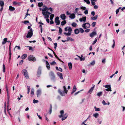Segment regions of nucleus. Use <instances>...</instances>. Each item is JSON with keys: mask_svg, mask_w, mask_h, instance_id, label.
<instances>
[{"mask_svg": "<svg viewBox=\"0 0 125 125\" xmlns=\"http://www.w3.org/2000/svg\"><path fill=\"white\" fill-rule=\"evenodd\" d=\"M49 9L51 11H52V9L51 8H50L48 9V8L47 7H45L42 9V14L45 16V18H48L49 15L51 14V13L48 12L47 11H45L46 10H48Z\"/></svg>", "mask_w": 125, "mask_h": 125, "instance_id": "1", "label": "nucleus"}, {"mask_svg": "<svg viewBox=\"0 0 125 125\" xmlns=\"http://www.w3.org/2000/svg\"><path fill=\"white\" fill-rule=\"evenodd\" d=\"M64 30L68 32H64L63 33L66 36H69L71 35L73 30L71 27H67L64 28Z\"/></svg>", "mask_w": 125, "mask_h": 125, "instance_id": "2", "label": "nucleus"}, {"mask_svg": "<svg viewBox=\"0 0 125 125\" xmlns=\"http://www.w3.org/2000/svg\"><path fill=\"white\" fill-rule=\"evenodd\" d=\"M63 88L64 91H62L60 89H59L58 91V92L62 96H65V94H67L68 92V91L66 89L65 86H64Z\"/></svg>", "mask_w": 125, "mask_h": 125, "instance_id": "3", "label": "nucleus"}, {"mask_svg": "<svg viewBox=\"0 0 125 125\" xmlns=\"http://www.w3.org/2000/svg\"><path fill=\"white\" fill-rule=\"evenodd\" d=\"M64 113L63 110H61L60 111V113L61 115L59 116V117L61 118L62 117V120L63 121L66 119L67 118L68 116V114L67 113L63 115Z\"/></svg>", "mask_w": 125, "mask_h": 125, "instance_id": "4", "label": "nucleus"}, {"mask_svg": "<svg viewBox=\"0 0 125 125\" xmlns=\"http://www.w3.org/2000/svg\"><path fill=\"white\" fill-rule=\"evenodd\" d=\"M33 34V31L32 28H31L29 31L26 36L27 38H30L32 36Z\"/></svg>", "mask_w": 125, "mask_h": 125, "instance_id": "5", "label": "nucleus"}, {"mask_svg": "<svg viewBox=\"0 0 125 125\" xmlns=\"http://www.w3.org/2000/svg\"><path fill=\"white\" fill-rule=\"evenodd\" d=\"M49 75L51 80L53 81H55L56 79L53 73L52 72H50Z\"/></svg>", "mask_w": 125, "mask_h": 125, "instance_id": "6", "label": "nucleus"}, {"mask_svg": "<svg viewBox=\"0 0 125 125\" xmlns=\"http://www.w3.org/2000/svg\"><path fill=\"white\" fill-rule=\"evenodd\" d=\"M90 25L89 23H86L83 24L82 27L84 29H86L90 27Z\"/></svg>", "mask_w": 125, "mask_h": 125, "instance_id": "7", "label": "nucleus"}, {"mask_svg": "<svg viewBox=\"0 0 125 125\" xmlns=\"http://www.w3.org/2000/svg\"><path fill=\"white\" fill-rule=\"evenodd\" d=\"M22 72L24 74L26 79H28L29 78L28 73L26 70V69L23 70H22Z\"/></svg>", "mask_w": 125, "mask_h": 125, "instance_id": "8", "label": "nucleus"}, {"mask_svg": "<svg viewBox=\"0 0 125 125\" xmlns=\"http://www.w3.org/2000/svg\"><path fill=\"white\" fill-rule=\"evenodd\" d=\"M28 60L31 61H34L36 60V59L32 55H31L28 57Z\"/></svg>", "mask_w": 125, "mask_h": 125, "instance_id": "9", "label": "nucleus"}, {"mask_svg": "<svg viewBox=\"0 0 125 125\" xmlns=\"http://www.w3.org/2000/svg\"><path fill=\"white\" fill-rule=\"evenodd\" d=\"M59 17H56L55 19V22L57 25H58L60 23V21L59 20Z\"/></svg>", "mask_w": 125, "mask_h": 125, "instance_id": "10", "label": "nucleus"}, {"mask_svg": "<svg viewBox=\"0 0 125 125\" xmlns=\"http://www.w3.org/2000/svg\"><path fill=\"white\" fill-rule=\"evenodd\" d=\"M41 67H39L37 73V76L38 77H39L40 76L41 73Z\"/></svg>", "mask_w": 125, "mask_h": 125, "instance_id": "11", "label": "nucleus"}, {"mask_svg": "<svg viewBox=\"0 0 125 125\" xmlns=\"http://www.w3.org/2000/svg\"><path fill=\"white\" fill-rule=\"evenodd\" d=\"M86 17H83L82 18H80L79 20L81 22L83 21V22H85L86 21Z\"/></svg>", "mask_w": 125, "mask_h": 125, "instance_id": "12", "label": "nucleus"}, {"mask_svg": "<svg viewBox=\"0 0 125 125\" xmlns=\"http://www.w3.org/2000/svg\"><path fill=\"white\" fill-rule=\"evenodd\" d=\"M42 91L40 89L38 90L37 91V96L38 97L40 96L41 94Z\"/></svg>", "mask_w": 125, "mask_h": 125, "instance_id": "13", "label": "nucleus"}, {"mask_svg": "<svg viewBox=\"0 0 125 125\" xmlns=\"http://www.w3.org/2000/svg\"><path fill=\"white\" fill-rule=\"evenodd\" d=\"M77 88L75 85H74L73 87L71 94H72L75 92Z\"/></svg>", "mask_w": 125, "mask_h": 125, "instance_id": "14", "label": "nucleus"}, {"mask_svg": "<svg viewBox=\"0 0 125 125\" xmlns=\"http://www.w3.org/2000/svg\"><path fill=\"white\" fill-rule=\"evenodd\" d=\"M57 74L61 79H63L62 75V73L58 72L57 73Z\"/></svg>", "mask_w": 125, "mask_h": 125, "instance_id": "15", "label": "nucleus"}, {"mask_svg": "<svg viewBox=\"0 0 125 125\" xmlns=\"http://www.w3.org/2000/svg\"><path fill=\"white\" fill-rule=\"evenodd\" d=\"M76 56L80 59L81 61H84L85 60V58L83 57V56L82 55H81V57L77 55H76Z\"/></svg>", "mask_w": 125, "mask_h": 125, "instance_id": "16", "label": "nucleus"}, {"mask_svg": "<svg viewBox=\"0 0 125 125\" xmlns=\"http://www.w3.org/2000/svg\"><path fill=\"white\" fill-rule=\"evenodd\" d=\"M96 35V32H93L90 34V36L92 38L94 36Z\"/></svg>", "mask_w": 125, "mask_h": 125, "instance_id": "17", "label": "nucleus"}, {"mask_svg": "<svg viewBox=\"0 0 125 125\" xmlns=\"http://www.w3.org/2000/svg\"><path fill=\"white\" fill-rule=\"evenodd\" d=\"M60 17L62 20H64L65 19L66 16L65 14H63L61 15Z\"/></svg>", "mask_w": 125, "mask_h": 125, "instance_id": "18", "label": "nucleus"}, {"mask_svg": "<svg viewBox=\"0 0 125 125\" xmlns=\"http://www.w3.org/2000/svg\"><path fill=\"white\" fill-rule=\"evenodd\" d=\"M46 66L47 67V69L48 70L50 69V64H49V62H48L47 61H46Z\"/></svg>", "mask_w": 125, "mask_h": 125, "instance_id": "19", "label": "nucleus"}, {"mask_svg": "<svg viewBox=\"0 0 125 125\" xmlns=\"http://www.w3.org/2000/svg\"><path fill=\"white\" fill-rule=\"evenodd\" d=\"M69 17L71 19H73L75 18V16L74 14L72 13L70 14Z\"/></svg>", "mask_w": 125, "mask_h": 125, "instance_id": "20", "label": "nucleus"}, {"mask_svg": "<svg viewBox=\"0 0 125 125\" xmlns=\"http://www.w3.org/2000/svg\"><path fill=\"white\" fill-rule=\"evenodd\" d=\"M94 85L93 87H91V88L90 89L88 93H90V94H91L92 93V91H93L94 90Z\"/></svg>", "mask_w": 125, "mask_h": 125, "instance_id": "21", "label": "nucleus"}, {"mask_svg": "<svg viewBox=\"0 0 125 125\" xmlns=\"http://www.w3.org/2000/svg\"><path fill=\"white\" fill-rule=\"evenodd\" d=\"M103 86L104 87H105L106 88H110V91H112V90L111 89V85H110L107 84V85H104Z\"/></svg>", "mask_w": 125, "mask_h": 125, "instance_id": "22", "label": "nucleus"}, {"mask_svg": "<svg viewBox=\"0 0 125 125\" xmlns=\"http://www.w3.org/2000/svg\"><path fill=\"white\" fill-rule=\"evenodd\" d=\"M27 55L26 54H23L21 56V58L22 59H25L27 57Z\"/></svg>", "mask_w": 125, "mask_h": 125, "instance_id": "23", "label": "nucleus"}, {"mask_svg": "<svg viewBox=\"0 0 125 125\" xmlns=\"http://www.w3.org/2000/svg\"><path fill=\"white\" fill-rule=\"evenodd\" d=\"M7 38H5L3 39V41L2 42V44L4 45L5 44L6 42H7Z\"/></svg>", "mask_w": 125, "mask_h": 125, "instance_id": "24", "label": "nucleus"}, {"mask_svg": "<svg viewBox=\"0 0 125 125\" xmlns=\"http://www.w3.org/2000/svg\"><path fill=\"white\" fill-rule=\"evenodd\" d=\"M9 9L11 11H13L15 10V8L11 6H9Z\"/></svg>", "mask_w": 125, "mask_h": 125, "instance_id": "25", "label": "nucleus"}, {"mask_svg": "<svg viewBox=\"0 0 125 125\" xmlns=\"http://www.w3.org/2000/svg\"><path fill=\"white\" fill-rule=\"evenodd\" d=\"M99 114L98 113H95L93 114V116L95 118H97L98 117Z\"/></svg>", "mask_w": 125, "mask_h": 125, "instance_id": "26", "label": "nucleus"}, {"mask_svg": "<svg viewBox=\"0 0 125 125\" xmlns=\"http://www.w3.org/2000/svg\"><path fill=\"white\" fill-rule=\"evenodd\" d=\"M74 33L76 34H77L79 33V30L78 29H76L74 30Z\"/></svg>", "mask_w": 125, "mask_h": 125, "instance_id": "27", "label": "nucleus"}, {"mask_svg": "<svg viewBox=\"0 0 125 125\" xmlns=\"http://www.w3.org/2000/svg\"><path fill=\"white\" fill-rule=\"evenodd\" d=\"M70 40L71 41H74V40L71 37H68L66 41H68Z\"/></svg>", "mask_w": 125, "mask_h": 125, "instance_id": "28", "label": "nucleus"}, {"mask_svg": "<svg viewBox=\"0 0 125 125\" xmlns=\"http://www.w3.org/2000/svg\"><path fill=\"white\" fill-rule=\"evenodd\" d=\"M68 65L69 67V68L70 70H71L72 69V64L71 62L69 63H68Z\"/></svg>", "mask_w": 125, "mask_h": 125, "instance_id": "29", "label": "nucleus"}, {"mask_svg": "<svg viewBox=\"0 0 125 125\" xmlns=\"http://www.w3.org/2000/svg\"><path fill=\"white\" fill-rule=\"evenodd\" d=\"M98 16L97 15H96L94 17H91V19L93 20H96L97 19Z\"/></svg>", "mask_w": 125, "mask_h": 125, "instance_id": "30", "label": "nucleus"}, {"mask_svg": "<svg viewBox=\"0 0 125 125\" xmlns=\"http://www.w3.org/2000/svg\"><path fill=\"white\" fill-rule=\"evenodd\" d=\"M34 89L33 88L31 89V96H32L34 94Z\"/></svg>", "mask_w": 125, "mask_h": 125, "instance_id": "31", "label": "nucleus"}, {"mask_svg": "<svg viewBox=\"0 0 125 125\" xmlns=\"http://www.w3.org/2000/svg\"><path fill=\"white\" fill-rule=\"evenodd\" d=\"M52 106L51 104L50 105V110L49 112V114H51L52 112Z\"/></svg>", "mask_w": 125, "mask_h": 125, "instance_id": "32", "label": "nucleus"}, {"mask_svg": "<svg viewBox=\"0 0 125 125\" xmlns=\"http://www.w3.org/2000/svg\"><path fill=\"white\" fill-rule=\"evenodd\" d=\"M79 30V32H80L81 33H83L84 32V30L82 28H80Z\"/></svg>", "mask_w": 125, "mask_h": 125, "instance_id": "33", "label": "nucleus"}, {"mask_svg": "<svg viewBox=\"0 0 125 125\" xmlns=\"http://www.w3.org/2000/svg\"><path fill=\"white\" fill-rule=\"evenodd\" d=\"M66 23V21L65 20H64V21H62L61 23V24L63 26Z\"/></svg>", "mask_w": 125, "mask_h": 125, "instance_id": "34", "label": "nucleus"}, {"mask_svg": "<svg viewBox=\"0 0 125 125\" xmlns=\"http://www.w3.org/2000/svg\"><path fill=\"white\" fill-rule=\"evenodd\" d=\"M102 92H98L97 93V95L98 96H100L102 94Z\"/></svg>", "mask_w": 125, "mask_h": 125, "instance_id": "35", "label": "nucleus"}, {"mask_svg": "<svg viewBox=\"0 0 125 125\" xmlns=\"http://www.w3.org/2000/svg\"><path fill=\"white\" fill-rule=\"evenodd\" d=\"M58 28L59 29V33L60 34H61L62 31V30L61 28L60 27H59Z\"/></svg>", "mask_w": 125, "mask_h": 125, "instance_id": "36", "label": "nucleus"}, {"mask_svg": "<svg viewBox=\"0 0 125 125\" xmlns=\"http://www.w3.org/2000/svg\"><path fill=\"white\" fill-rule=\"evenodd\" d=\"M50 64L51 65H54L56 64V63L54 61H53L52 62H51Z\"/></svg>", "mask_w": 125, "mask_h": 125, "instance_id": "37", "label": "nucleus"}, {"mask_svg": "<svg viewBox=\"0 0 125 125\" xmlns=\"http://www.w3.org/2000/svg\"><path fill=\"white\" fill-rule=\"evenodd\" d=\"M95 63V61L94 60H93L92 62H91L90 64L92 65H94Z\"/></svg>", "mask_w": 125, "mask_h": 125, "instance_id": "38", "label": "nucleus"}, {"mask_svg": "<svg viewBox=\"0 0 125 125\" xmlns=\"http://www.w3.org/2000/svg\"><path fill=\"white\" fill-rule=\"evenodd\" d=\"M4 4L3 1H0V5L1 7H3Z\"/></svg>", "mask_w": 125, "mask_h": 125, "instance_id": "39", "label": "nucleus"}, {"mask_svg": "<svg viewBox=\"0 0 125 125\" xmlns=\"http://www.w3.org/2000/svg\"><path fill=\"white\" fill-rule=\"evenodd\" d=\"M3 72L4 73H5V66L4 64H3Z\"/></svg>", "mask_w": 125, "mask_h": 125, "instance_id": "40", "label": "nucleus"}, {"mask_svg": "<svg viewBox=\"0 0 125 125\" xmlns=\"http://www.w3.org/2000/svg\"><path fill=\"white\" fill-rule=\"evenodd\" d=\"M54 14H52L50 16V19L51 20H52L54 17Z\"/></svg>", "mask_w": 125, "mask_h": 125, "instance_id": "41", "label": "nucleus"}, {"mask_svg": "<svg viewBox=\"0 0 125 125\" xmlns=\"http://www.w3.org/2000/svg\"><path fill=\"white\" fill-rule=\"evenodd\" d=\"M77 24L75 22H73L72 24V26L75 27L76 26Z\"/></svg>", "mask_w": 125, "mask_h": 125, "instance_id": "42", "label": "nucleus"}, {"mask_svg": "<svg viewBox=\"0 0 125 125\" xmlns=\"http://www.w3.org/2000/svg\"><path fill=\"white\" fill-rule=\"evenodd\" d=\"M38 5L39 7H41L43 5V3L42 2L38 3Z\"/></svg>", "mask_w": 125, "mask_h": 125, "instance_id": "43", "label": "nucleus"}, {"mask_svg": "<svg viewBox=\"0 0 125 125\" xmlns=\"http://www.w3.org/2000/svg\"><path fill=\"white\" fill-rule=\"evenodd\" d=\"M84 1L88 4H90V2L89 0H84Z\"/></svg>", "mask_w": 125, "mask_h": 125, "instance_id": "44", "label": "nucleus"}, {"mask_svg": "<svg viewBox=\"0 0 125 125\" xmlns=\"http://www.w3.org/2000/svg\"><path fill=\"white\" fill-rule=\"evenodd\" d=\"M6 90L7 91V95H8V96L9 95V91L8 89V87L7 86H6Z\"/></svg>", "mask_w": 125, "mask_h": 125, "instance_id": "45", "label": "nucleus"}, {"mask_svg": "<svg viewBox=\"0 0 125 125\" xmlns=\"http://www.w3.org/2000/svg\"><path fill=\"white\" fill-rule=\"evenodd\" d=\"M94 108L95 109V111H99L100 110V108H97L95 106L94 107Z\"/></svg>", "mask_w": 125, "mask_h": 125, "instance_id": "46", "label": "nucleus"}, {"mask_svg": "<svg viewBox=\"0 0 125 125\" xmlns=\"http://www.w3.org/2000/svg\"><path fill=\"white\" fill-rule=\"evenodd\" d=\"M27 87V89H28V92L27 93L28 94H29L30 92V87L28 86Z\"/></svg>", "mask_w": 125, "mask_h": 125, "instance_id": "47", "label": "nucleus"}, {"mask_svg": "<svg viewBox=\"0 0 125 125\" xmlns=\"http://www.w3.org/2000/svg\"><path fill=\"white\" fill-rule=\"evenodd\" d=\"M81 9L83 10H86V8L85 7L82 6L81 7Z\"/></svg>", "mask_w": 125, "mask_h": 125, "instance_id": "48", "label": "nucleus"}, {"mask_svg": "<svg viewBox=\"0 0 125 125\" xmlns=\"http://www.w3.org/2000/svg\"><path fill=\"white\" fill-rule=\"evenodd\" d=\"M97 39L96 38L95 39V40L93 42L92 44H94L97 42Z\"/></svg>", "mask_w": 125, "mask_h": 125, "instance_id": "49", "label": "nucleus"}, {"mask_svg": "<svg viewBox=\"0 0 125 125\" xmlns=\"http://www.w3.org/2000/svg\"><path fill=\"white\" fill-rule=\"evenodd\" d=\"M38 101L37 100H35V99L33 100V103H38Z\"/></svg>", "mask_w": 125, "mask_h": 125, "instance_id": "50", "label": "nucleus"}, {"mask_svg": "<svg viewBox=\"0 0 125 125\" xmlns=\"http://www.w3.org/2000/svg\"><path fill=\"white\" fill-rule=\"evenodd\" d=\"M113 45L112 46V47L113 48H114V47L115 46V40H113Z\"/></svg>", "mask_w": 125, "mask_h": 125, "instance_id": "51", "label": "nucleus"}, {"mask_svg": "<svg viewBox=\"0 0 125 125\" xmlns=\"http://www.w3.org/2000/svg\"><path fill=\"white\" fill-rule=\"evenodd\" d=\"M90 31V30L89 29H88L85 30L84 31V32H89Z\"/></svg>", "mask_w": 125, "mask_h": 125, "instance_id": "52", "label": "nucleus"}, {"mask_svg": "<svg viewBox=\"0 0 125 125\" xmlns=\"http://www.w3.org/2000/svg\"><path fill=\"white\" fill-rule=\"evenodd\" d=\"M84 13L85 14H88V10H85L84 12Z\"/></svg>", "mask_w": 125, "mask_h": 125, "instance_id": "53", "label": "nucleus"}, {"mask_svg": "<svg viewBox=\"0 0 125 125\" xmlns=\"http://www.w3.org/2000/svg\"><path fill=\"white\" fill-rule=\"evenodd\" d=\"M55 55V56L56 58H57L58 60H59V61H62L57 56V55L56 54Z\"/></svg>", "mask_w": 125, "mask_h": 125, "instance_id": "54", "label": "nucleus"}, {"mask_svg": "<svg viewBox=\"0 0 125 125\" xmlns=\"http://www.w3.org/2000/svg\"><path fill=\"white\" fill-rule=\"evenodd\" d=\"M96 24V22H93L92 23V25L93 27H94L95 26Z\"/></svg>", "mask_w": 125, "mask_h": 125, "instance_id": "55", "label": "nucleus"}, {"mask_svg": "<svg viewBox=\"0 0 125 125\" xmlns=\"http://www.w3.org/2000/svg\"><path fill=\"white\" fill-rule=\"evenodd\" d=\"M54 48L55 49H56V47L57 46V43H54Z\"/></svg>", "mask_w": 125, "mask_h": 125, "instance_id": "56", "label": "nucleus"}, {"mask_svg": "<svg viewBox=\"0 0 125 125\" xmlns=\"http://www.w3.org/2000/svg\"><path fill=\"white\" fill-rule=\"evenodd\" d=\"M91 14L93 16H94L95 15V13L94 11H92L91 12Z\"/></svg>", "mask_w": 125, "mask_h": 125, "instance_id": "57", "label": "nucleus"}, {"mask_svg": "<svg viewBox=\"0 0 125 125\" xmlns=\"http://www.w3.org/2000/svg\"><path fill=\"white\" fill-rule=\"evenodd\" d=\"M102 103L104 105H106L107 104V103H105V101L104 100L103 101Z\"/></svg>", "mask_w": 125, "mask_h": 125, "instance_id": "58", "label": "nucleus"}, {"mask_svg": "<svg viewBox=\"0 0 125 125\" xmlns=\"http://www.w3.org/2000/svg\"><path fill=\"white\" fill-rule=\"evenodd\" d=\"M11 54V51H9V55H10L9 59H10H10Z\"/></svg>", "mask_w": 125, "mask_h": 125, "instance_id": "59", "label": "nucleus"}, {"mask_svg": "<svg viewBox=\"0 0 125 125\" xmlns=\"http://www.w3.org/2000/svg\"><path fill=\"white\" fill-rule=\"evenodd\" d=\"M13 3L14 5H16L18 4V3H17L16 1H14L13 2Z\"/></svg>", "mask_w": 125, "mask_h": 125, "instance_id": "60", "label": "nucleus"}, {"mask_svg": "<svg viewBox=\"0 0 125 125\" xmlns=\"http://www.w3.org/2000/svg\"><path fill=\"white\" fill-rule=\"evenodd\" d=\"M23 60H21L19 63V65H21L23 63Z\"/></svg>", "mask_w": 125, "mask_h": 125, "instance_id": "61", "label": "nucleus"}, {"mask_svg": "<svg viewBox=\"0 0 125 125\" xmlns=\"http://www.w3.org/2000/svg\"><path fill=\"white\" fill-rule=\"evenodd\" d=\"M27 47H29V50H32V48L31 47H30L29 46H27Z\"/></svg>", "mask_w": 125, "mask_h": 125, "instance_id": "62", "label": "nucleus"}, {"mask_svg": "<svg viewBox=\"0 0 125 125\" xmlns=\"http://www.w3.org/2000/svg\"><path fill=\"white\" fill-rule=\"evenodd\" d=\"M16 47L18 48V50H20V46H15V48H16Z\"/></svg>", "mask_w": 125, "mask_h": 125, "instance_id": "63", "label": "nucleus"}, {"mask_svg": "<svg viewBox=\"0 0 125 125\" xmlns=\"http://www.w3.org/2000/svg\"><path fill=\"white\" fill-rule=\"evenodd\" d=\"M91 1V3L93 5H94L95 4V2H94L93 1Z\"/></svg>", "mask_w": 125, "mask_h": 125, "instance_id": "64", "label": "nucleus"}]
</instances>
